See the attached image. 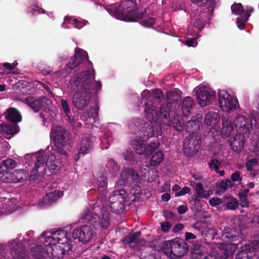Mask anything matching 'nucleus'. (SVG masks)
Returning a JSON list of instances; mask_svg holds the SVG:
<instances>
[{"mask_svg": "<svg viewBox=\"0 0 259 259\" xmlns=\"http://www.w3.org/2000/svg\"><path fill=\"white\" fill-rule=\"evenodd\" d=\"M242 179V178L240 176V173L238 171L232 174L231 176V181L232 182H240Z\"/></svg>", "mask_w": 259, "mask_h": 259, "instance_id": "obj_55", "label": "nucleus"}, {"mask_svg": "<svg viewBox=\"0 0 259 259\" xmlns=\"http://www.w3.org/2000/svg\"><path fill=\"white\" fill-rule=\"evenodd\" d=\"M240 205L242 207H248L249 202L246 197L240 198Z\"/></svg>", "mask_w": 259, "mask_h": 259, "instance_id": "obj_59", "label": "nucleus"}, {"mask_svg": "<svg viewBox=\"0 0 259 259\" xmlns=\"http://www.w3.org/2000/svg\"><path fill=\"white\" fill-rule=\"evenodd\" d=\"M229 141L232 149L235 152H239L244 147V136L243 134H239L230 138Z\"/></svg>", "mask_w": 259, "mask_h": 259, "instance_id": "obj_24", "label": "nucleus"}, {"mask_svg": "<svg viewBox=\"0 0 259 259\" xmlns=\"http://www.w3.org/2000/svg\"><path fill=\"white\" fill-rule=\"evenodd\" d=\"M250 123L248 118L240 114H236L234 117L233 123L236 131L240 134L248 133L250 131V127L252 130H255L256 127V121L252 114H250Z\"/></svg>", "mask_w": 259, "mask_h": 259, "instance_id": "obj_9", "label": "nucleus"}, {"mask_svg": "<svg viewBox=\"0 0 259 259\" xmlns=\"http://www.w3.org/2000/svg\"><path fill=\"white\" fill-rule=\"evenodd\" d=\"M61 105L64 112H65V115L68 118L69 124L73 126H76L73 123V121H72V117L70 114V108L69 106L68 102L66 100L62 99L61 100Z\"/></svg>", "mask_w": 259, "mask_h": 259, "instance_id": "obj_38", "label": "nucleus"}, {"mask_svg": "<svg viewBox=\"0 0 259 259\" xmlns=\"http://www.w3.org/2000/svg\"><path fill=\"white\" fill-rule=\"evenodd\" d=\"M92 78L89 74L79 75L73 82L75 85L80 84V88L74 93L72 98L73 104L78 109H83L89 104L92 96L90 83Z\"/></svg>", "mask_w": 259, "mask_h": 259, "instance_id": "obj_3", "label": "nucleus"}, {"mask_svg": "<svg viewBox=\"0 0 259 259\" xmlns=\"http://www.w3.org/2000/svg\"><path fill=\"white\" fill-rule=\"evenodd\" d=\"M171 224L168 222L161 223V230L164 232H168L171 228Z\"/></svg>", "mask_w": 259, "mask_h": 259, "instance_id": "obj_58", "label": "nucleus"}, {"mask_svg": "<svg viewBox=\"0 0 259 259\" xmlns=\"http://www.w3.org/2000/svg\"><path fill=\"white\" fill-rule=\"evenodd\" d=\"M31 157L35 159L34 168L30 174L31 180H41L40 177L50 176L58 172L59 170V162L56 160L54 154L49 152L45 154L43 151H39L32 155H27L26 158Z\"/></svg>", "mask_w": 259, "mask_h": 259, "instance_id": "obj_2", "label": "nucleus"}, {"mask_svg": "<svg viewBox=\"0 0 259 259\" xmlns=\"http://www.w3.org/2000/svg\"><path fill=\"white\" fill-rule=\"evenodd\" d=\"M258 165V161L255 158H252L248 160L245 163V167L249 171L252 170Z\"/></svg>", "mask_w": 259, "mask_h": 259, "instance_id": "obj_47", "label": "nucleus"}, {"mask_svg": "<svg viewBox=\"0 0 259 259\" xmlns=\"http://www.w3.org/2000/svg\"><path fill=\"white\" fill-rule=\"evenodd\" d=\"M88 54L87 53L79 48H76L75 52L74 57L69 62L68 67L70 68H73L82 62H85V63L87 66V71L84 72H89L90 71H93V68L92 63L88 60Z\"/></svg>", "mask_w": 259, "mask_h": 259, "instance_id": "obj_15", "label": "nucleus"}, {"mask_svg": "<svg viewBox=\"0 0 259 259\" xmlns=\"http://www.w3.org/2000/svg\"><path fill=\"white\" fill-rule=\"evenodd\" d=\"M66 23L71 24L74 27L80 29L82 28L86 23L85 20L79 21L76 18H74L71 17L66 16L64 18V21L62 24V27L66 28L64 26Z\"/></svg>", "mask_w": 259, "mask_h": 259, "instance_id": "obj_33", "label": "nucleus"}, {"mask_svg": "<svg viewBox=\"0 0 259 259\" xmlns=\"http://www.w3.org/2000/svg\"><path fill=\"white\" fill-rule=\"evenodd\" d=\"M87 114V118L85 115L81 117L82 120L87 122V124L92 125L97 122L98 120V111L97 109L95 108H90Z\"/></svg>", "mask_w": 259, "mask_h": 259, "instance_id": "obj_29", "label": "nucleus"}, {"mask_svg": "<svg viewBox=\"0 0 259 259\" xmlns=\"http://www.w3.org/2000/svg\"><path fill=\"white\" fill-rule=\"evenodd\" d=\"M171 240L165 242L163 245V252L167 256L172 257V249Z\"/></svg>", "mask_w": 259, "mask_h": 259, "instance_id": "obj_44", "label": "nucleus"}, {"mask_svg": "<svg viewBox=\"0 0 259 259\" xmlns=\"http://www.w3.org/2000/svg\"><path fill=\"white\" fill-rule=\"evenodd\" d=\"M26 102L27 104L35 112L38 111L41 108H44L46 109L47 106L51 103V101L45 97L40 99L29 97L26 99Z\"/></svg>", "mask_w": 259, "mask_h": 259, "instance_id": "obj_21", "label": "nucleus"}, {"mask_svg": "<svg viewBox=\"0 0 259 259\" xmlns=\"http://www.w3.org/2000/svg\"><path fill=\"white\" fill-rule=\"evenodd\" d=\"M222 126L221 135L223 138L229 137L235 128L233 122L225 117L222 118Z\"/></svg>", "mask_w": 259, "mask_h": 259, "instance_id": "obj_25", "label": "nucleus"}, {"mask_svg": "<svg viewBox=\"0 0 259 259\" xmlns=\"http://www.w3.org/2000/svg\"><path fill=\"white\" fill-rule=\"evenodd\" d=\"M195 189L197 196L201 198H208L212 193L211 190H204L202 184L199 183L196 184Z\"/></svg>", "mask_w": 259, "mask_h": 259, "instance_id": "obj_34", "label": "nucleus"}, {"mask_svg": "<svg viewBox=\"0 0 259 259\" xmlns=\"http://www.w3.org/2000/svg\"><path fill=\"white\" fill-rule=\"evenodd\" d=\"M85 74H89L91 75L92 77H93V78L92 79L91 82L90 83V84L92 85V87L91 88V89H94L96 90H100L101 88L102 84L101 82L100 81H96L95 82L94 85H93L92 81L95 78V73H94V70H93V71H90L89 73L86 72H83L82 73H81L80 75H83Z\"/></svg>", "mask_w": 259, "mask_h": 259, "instance_id": "obj_45", "label": "nucleus"}, {"mask_svg": "<svg viewBox=\"0 0 259 259\" xmlns=\"http://www.w3.org/2000/svg\"><path fill=\"white\" fill-rule=\"evenodd\" d=\"M186 45L188 47H195L197 46L198 43L196 41V38H190L187 39L185 42Z\"/></svg>", "mask_w": 259, "mask_h": 259, "instance_id": "obj_57", "label": "nucleus"}, {"mask_svg": "<svg viewBox=\"0 0 259 259\" xmlns=\"http://www.w3.org/2000/svg\"><path fill=\"white\" fill-rule=\"evenodd\" d=\"M14 172H17V174L13 176V179H16V181L14 182V183L20 182L22 180L25 179L27 178V174L22 169H17Z\"/></svg>", "mask_w": 259, "mask_h": 259, "instance_id": "obj_43", "label": "nucleus"}, {"mask_svg": "<svg viewBox=\"0 0 259 259\" xmlns=\"http://www.w3.org/2000/svg\"><path fill=\"white\" fill-rule=\"evenodd\" d=\"M196 238V236L189 232H186L185 234V239L186 240H189V239H194Z\"/></svg>", "mask_w": 259, "mask_h": 259, "instance_id": "obj_63", "label": "nucleus"}, {"mask_svg": "<svg viewBox=\"0 0 259 259\" xmlns=\"http://www.w3.org/2000/svg\"><path fill=\"white\" fill-rule=\"evenodd\" d=\"M85 221L89 222L96 228H106L109 224V214L106 210H102L101 214L98 215L88 213L85 217Z\"/></svg>", "mask_w": 259, "mask_h": 259, "instance_id": "obj_14", "label": "nucleus"}, {"mask_svg": "<svg viewBox=\"0 0 259 259\" xmlns=\"http://www.w3.org/2000/svg\"><path fill=\"white\" fill-rule=\"evenodd\" d=\"M197 102L201 107L210 105L215 98V92L206 86H199L194 90Z\"/></svg>", "mask_w": 259, "mask_h": 259, "instance_id": "obj_10", "label": "nucleus"}, {"mask_svg": "<svg viewBox=\"0 0 259 259\" xmlns=\"http://www.w3.org/2000/svg\"><path fill=\"white\" fill-rule=\"evenodd\" d=\"M155 22V20L153 18L146 16L143 18L142 23L143 25L146 27H150Z\"/></svg>", "mask_w": 259, "mask_h": 259, "instance_id": "obj_52", "label": "nucleus"}, {"mask_svg": "<svg viewBox=\"0 0 259 259\" xmlns=\"http://www.w3.org/2000/svg\"><path fill=\"white\" fill-rule=\"evenodd\" d=\"M164 156L161 151H157L152 156L150 160V165L156 166L159 165L163 160Z\"/></svg>", "mask_w": 259, "mask_h": 259, "instance_id": "obj_39", "label": "nucleus"}, {"mask_svg": "<svg viewBox=\"0 0 259 259\" xmlns=\"http://www.w3.org/2000/svg\"><path fill=\"white\" fill-rule=\"evenodd\" d=\"M201 121V117L197 115L194 119L189 121L186 124V130L189 133H192L191 134H197L196 132L199 128L200 123Z\"/></svg>", "mask_w": 259, "mask_h": 259, "instance_id": "obj_26", "label": "nucleus"}, {"mask_svg": "<svg viewBox=\"0 0 259 259\" xmlns=\"http://www.w3.org/2000/svg\"><path fill=\"white\" fill-rule=\"evenodd\" d=\"M17 174V172H7L5 174L0 176V182L6 183H14L16 179H13V176Z\"/></svg>", "mask_w": 259, "mask_h": 259, "instance_id": "obj_40", "label": "nucleus"}, {"mask_svg": "<svg viewBox=\"0 0 259 259\" xmlns=\"http://www.w3.org/2000/svg\"><path fill=\"white\" fill-rule=\"evenodd\" d=\"M106 10L112 16L125 21H135L140 17L136 3L132 1L123 2L118 7L115 5L109 6Z\"/></svg>", "mask_w": 259, "mask_h": 259, "instance_id": "obj_5", "label": "nucleus"}, {"mask_svg": "<svg viewBox=\"0 0 259 259\" xmlns=\"http://www.w3.org/2000/svg\"><path fill=\"white\" fill-rule=\"evenodd\" d=\"M30 8H31L32 11L33 12H35V11H37L39 13H45V10H44L41 8H39L37 6H35V5L32 6Z\"/></svg>", "mask_w": 259, "mask_h": 259, "instance_id": "obj_61", "label": "nucleus"}, {"mask_svg": "<svg viewBox=\"0 0 259 259\" xmlns=\"http://www.w3.org/2000/svg\"><path fill=\"white\" fill-rule=\"evenodd\" d=\"M159 145V142L157 140H155L146 146L147 155H149L151 152L156 150L158 147Z\"/></svg>", "mask_w": 259, "mask_h": 259, "instance_id": "obj_46", "label": "nucleus"}, {"mask_svg": "<svg viewBox=\"0 0 259 259\" xmlns=\"http://www.w3.org/2000/svg\"><path fill=\"white\" fill-rule=\"evenodd\" d=\"M138 177V174L137 171L131 169H125L122 171L120 175V177L118 178L116 186L124 185L127 180L131 178L132 180H136Z\"/></svg>", "mask_w": 259, "mask_h": 259, "instance_id": "obj_22", "label": "nucleus"}, {"mask_svg": "<svg viewBox=\"0 0 259 259\" xmlns=\"http://www.w3.org/2000/svg\"><path fill=\"white\" fill-rule=\"evenodd\" d=\"M184 228V226L182 224H178L176 225L173 228L172 230L175 232H178Z\"/></svg>", "mask_w": 259, "mask_h": 259, "instance_id": "obj_62", "label": "nucleus"}, {"mask_svg": "<svg viewBox=\"0 0 259 259\" xmlns=\"http://www.w3.org/2000/svg\"><path fill=\"white\" fill-rule=\"evenodd\" d=\"M149 177L147 180L148 182H152L154 181L158 177V170L155 168H152L148 171Z\"/></svg>", "mask_w": 259, "mask_h": 259, "instance_id": "obj_49", "label": "nucleus"}, {"mask_svg": "<svg viewBox=\"0 0 259 259\" xmlns=\"http://www.w3.org/2000/svg\"><path fill=\"white\" fill-rule=\"evenodd\" d=\"M88 54L87 53L79 48H76L75 52L74 57L69 62L68 67L70 68H73L82 62H85V63L87 66V71L84 72H89L90 71H93V68L92 63L88 60Z\"/></svg>", "mask_w": 259, "mask_h": 259, "instance_id": "obj_16", "label": "nucleus"}, {"mask_svg": "<svg viewBox=\"0 0 259 259\" xmlns=\"http://www.w3.org/2000/svg\"><path fill=\"white\" fill-rule=\"evenodd\" d=\"M220 121V116L218 113L209 112L204 117V123L210 130L213 129L217 132L219 130Z\"/></svg>", "mask_w": 259, "mask_h": 259, "instance_id": "obj_20", "label": "nucleus"}, {"mask_svg": "<svg viewBox=\"0 0 259 259\" xmlns=\"http://www.w3.org/2000/svg\"><path fill=\"white\" fill-rule=\"evenodd\" d=\"M231 10L233 14L239 15L237 18V24L240 29H243L246 22L254 9L252 7L246 6L244 10L240 3H237L231 6Z\"/></svg>", "mask_w": 259, "mask_h": 259, "instance_id": "obj_11", "label": "nucleus"}, {"mask_svg": "<svg viewBox=\"0 0 259 259\" xmlns=\"http://www.w3.org/2000/svg\"><path fill=\"white\" fill-rule=\"evenodd\" d=\"M187 210V208L186 206L181 205L178 208V212L180 214L184 213Z\"/></svg>", "mask_w": 259, "mask_h": 259, "instance_id": "obj_64", "label": "nucleus"}, {"mask_svg": "<svg viewBox=\"0 0 259 259\" xmlns=\"http://www.w3.org/2000/svg\"><path fill=\"white\" fill-rule=\"evenodd\" d=\"M72 235L74 239L86 244L93 239L94 232L91 226L83 225L75 229L72 231Z\"/></svg>", "mask_w": 259, "mask_h": 259, "instance_id": "obj_13", "label": "nucleus"}, {"mask_svg": "<svg viewBox=\"0 0 259 259\" xmlns=\"http://www.w3.org/2000/svg\"><path fill=\"white\" fill-rule=\"evenodd\" d=\"M93 148V144L88 138L82 139L78 147V154L84 155L90 152Z\"/></svg>", "mask_w": 259, "mask_h": 259, "instance_id": "obj_28", "label": "nucleus"}, {"mask_svg": "<svg viewBox=\"0 0 259 259\" xmlns=\"http://www.w3.org/2000/svg\"><path fill=\"white\" fill-rule=\"evenodd\" d=\"M65 230H58L51 234L42 233L38 238L39 243L31 248V254L35 259L48 257L60 259L71 248L70 241Z\"/></svg>", "mask_w": 259, "mask_h": 259, "instance_id": "obj_1", "label": "nucleus"}, {"mask_svg": "<svg viewBox=\"0 0 259 259\" xmlns=\"http://www.w3.org/2000/svg\"><path fill=\"white\" fill-rule=\"evenodd\" d=\"M236 259H256L254 248L249 245L243 246L237 254Z\"/></svg>", "mask_w": 259, "mask_h": 259, "instance_id": "obj_23", "label": "nucleus"}, {"mask_svg": "<svg viewBox=\"0 0 259 259\" xmlns=\"http://www.w3.org/2000/svg\"><path fill=\"white\" fill-rule=\"evenodd\" d=\"M167 97L169 99V103H174L180 99V95L177 91H171L167 94Z\"/></svg>", "mask_w": 259, "mask_h": 259, "instance_id": "obj_50", "label": "nucleus"}, {"mask_svg": "<svg viewBox=\"0 0 259 259\" xmlns=\"http://www.w3.org/2000/svg\"><path fill=\"white\" fill-rule=\"evenodd\" d=\"M145 109V117L149 123H145L140 128L139 136L144 139H148L157 136L161 134V125L157 122L158 114L151 101L146 102Z\"/></svg>", "mask_w": 259, "mask_h": 259, "instance_id": "obj_4", "label": "nucleus"}, {"mask_svg": "<svg viewBox=\"0 0 259 259\" xmlns=\"http://www.w3.org/2000/svg\"><path fill=\"white\" fill-rule=\"evenodd\" d=\"M160 114L162 117V122L163 124L170 126L172 123L173 127L177 131H181L183 129L184 121L179 115H177L174 117L172 120H170L169 109H165L163 106L160 109Z\"/></svg>", "mask_w": 259, "mask_h": 259, "instance_id": "obj_17", "label": "nucleus"}, {"mask_svg": "<svg viewBox=\"0 0 259 259\" xmlns=\"http://www.w3.org/2000/svg\"><path fill=\"white\" fill-rule=\"evenodd\" d=\"M190 189L188 187H184L181 190L175 193L176 197H179L189 193Z\"/></svg>", "mask_w": 259, "mask_h": 259, "instance_id": "obj_56", "label": "nucleus"}, {"mask_svg": "<svg viewBox=\"0 0 259 259\" xmlns=\"http://www.w3.org/2000/svg\"><path fill=\"white\" fill-rule=\"evenodd\" d=\"M2 161V164L5 166L8 171L15 168L17 165L16 161L12 158H9Z\"/></svg>", "mask_w": 259, "mask_h": 259, "instance_id": "obj_42", "label": "nucleus"}, {"mask_svg": "<svg viewBox=\"0 0 259 259\" xmlns=\"http://www.w3.org/2000/svg\"><path fill=\"white\" fill-rule=\"evenodd\" d=\"M63 195L62 191L56 190L54 191L49 193L45 195L42 199H40L38 202L37 206L39 208L51 205L57 201L58 199Z\"/></svg>", "mask_w": 259, "mask_h": 259, "instance_id": "obj_19", "label": "nucleus"}, {"mask_svg": "<svg viewBox=\"0 0 259 259\" xmlns=\"http://www.w3.org/2000/svg\"><path fill=\"white\" fill-rule=\"evenodd\" d=\"M172 254L176 256H181L184 254V247L181 245V240L175 239L171 240Z\"/></svg>", "mask_w": 259, "mask_h": 259, "instance_id": "obj_32", "label": "nucleus"}, {"mask_svg": "<svg viewBox=\"0 0 259 259\" xmlns=\"http://www.w3.org/2000/svg\"><path fill=\"white\" fill-rule=\"evenodd\" d=\"M6 117L13 122H18L21 120V116L20 113L14 108H10L7 110Z\"/></svg>", "mask_w": 259, "mask_h": 259, "instance_id": "obj_31", "label": "nucleus"}, {"mask_svg": "<svg viewBox=\"0 0 259 259\" xmlns=\"http://www.w3.org/2000/svg\"><path fill=\"white\" fill-rule=\"evenodd\" d=\"M222 199L218 197H212L209 199V202L211 206H217L222 203Z\"/></svg>", "mask_w": 259, "mask_h": 259, "instance_id": "obj_53", "label": "nucleus"}, {"mask_svg": "<svg viewBox=\"0 0 259 259\" xmlns=\"http://www.w3.org/2000/svg\"><path fill=\"white\" fill-rule=\"evenodd\" d=\"M209 167L211 169H213L216 172L219 174L221 176H223L225 175L224 170H219V168L221 166L220 162L217 159H212L208 163Z\"/></svg>", "mask_w": 259, "mask_h": 259, "instance_id": "obj_41", "label": "nucleus"}, {"mask_svg": "<svg viewBox=\"0 0 259 259\" xmlns=\"http://www.w3.org/2000/svg\"><path fill=\"white\" fill-rule=\"evenodd\" d=\"M154 95L155 96L158 100H159V101H160V100L163 98V94L162 93L161 91L159 90H156L154 91Z\"/></svg>", "mask_w": 259, "mask_h": 259, "instance_id": "obj_60", "label": "nucleus"}, {"mask_svg": "<svg viewBox=\"0 0 259 259\" xmlns=\"http://www.w3.org/2000/svg\"><path fill=\"white\" fill-rule=\"evenodd\" d=\"M193 101L190 97H185L182 103V110L184 116H187L190 113Z\"/></svg>", "mask_w": 259, "mask_h": 259, "instance_id": "obj_36", "label": "nucleus"}, {"mask_svg": "<svg viewBox=\"0 0 259 259\" xmlns=\"http://www.w3.org/2000/svg\"><path fill=\"white\" fill-rule=\"evenodd\" d=\"M107 166L109 169V170L111 169L112 172H115L118 169L117 164L113 160H112L108 161L107 164Z\"/></svg>", "mask_w": 259, "mask_h": 259, "instance_id": "obj_54", "label": "nucleus"}, {"mask_svg": "<svg viewBox=\"0 0 259 259\" xmlns=\"http://www.w3.org/2000/svg\"><path fill=\"white\" fill-rule=\"evenodd\" d=\"M19 132V129L17 125L12 126L5 123L0 124V133L5 135L8 137V139L11 138L12 136L17 134Z\"/></svg>", "mask_w": 259, "mask_h": 259, "instance_id": "obj_27", "label": "nucleus"}, {"mask_svg": "<svg viewBox=\"0 0 259 259\" xmlns=\"http://www.w3.org/2000/svg\"><path fill=\"white\" fill-rule=\"evenodd\" d=\"M97 185L99 189H104L107 186V178L102 175L98 178Z\"/></svg>", "mask_w": 259, "mask_h": 259, "instance_id": "obj_48", "label": "nucleus"}, {"mask_svg": "<svg viewBox=\"0 0 259 259\" xmlns=\"http://www.w3.org/2000/svg\"><path fill=\"white\" fill-rule=\"evenodd\" d=\"M140 235L141 233L140 232L134 234L131 233L124 238L123 242L130 244L131 247L135 248L139 242V238Z\"/></svg>", "mask_w": 259, "mask_h": 259, "instance_id": "obj_30", "label": "nucleus"}, {"mask_svg": "<svg viewBox=\"0 0 259 259\" xmlns=\"http://www.w3.org/2000/svg\"><path fill=\"white\" fill-rule=\"evenodd\" d=\"M132 145L134 150L138 154H143L147 156L146 146L144 144V140H135L133 141Z\"/></svg>", "mask_w": 259, "mask_h": 259, "instance_id": "obj_35", "label": "nucleus"}, {"mask_svg": "<svg viewBox=\"0 0 259 259\" xmlns=\"http://www.w3.org/2000/svg\"><path fill=\"white\" fill-rule=\"evenodd\" d=\"M223 240L226 242V243H219L217 244L218 246L220 249L224 251L225 254V258H219L214 256L213 255L209 254L204 258V259H229L228 257L231 256L235 252L237 245L236 244L229 243L230 242H233L237 240L238 238V237L233 236V234H230V233L227 232H224L222 235Z\"/></svg>", "mask_w": 259, "mask_h": 259, "instance_id": "obj_7", "label": "nucleus"}, {"mask_svg": "<svg viewBox=\"0 0 259 259\" xmlns=\"http://www.w3.org/2000/svg\"><path fill=\"white\" fill-rule=\"evenodd\" d=\"M219 105L222 111L230 113L237 109L239 104L237 98L225 90H220L218 93Z\"/></svg>", "mask_w": 259, "mask_h": 259, "instance_id": "obj_8", "label": "nucleus"}, {"mask_svg": "<svg viewBox=\"0 0 259 259\" xmlns=\"http://www.w3.org/2000/svg\"><path fill=\"white\" fill-rule=\"evenodd\" d=\"M51 136L54 139L55 146L58 148H61L69 140V132L60 126L53 127Z\"/></svg>", "mask_w": 259, "mask_h": 259, "instance_id": "obj_18", "label": "nucleus"}, {"mask_svg": "<svg viewBox=\"0 0 259 259\" xmlns=\"http://www.w3.org/2000/svg\"><path fill=\"white\" fill-rule=\"evenodd\" d=\"M200 141V137L198 134H190L184 140V154L187 156L194 155L199 148Z\"/></svg>", "mask_w": 259, "mask_h": 259, "instance_id": "obj_12", "label": "nucleus"}, {"mask_svg": "<svg viewBox=\"0 0 259 259\" xmlns=\"http://www.w3.org/2000/svg\"><path fill=\"white\" fill-rule=\"evenodd\" d=\"M223 202L228 209H235L238 206V202L236 198L232 196H226L223 198Z\"/></svg>", "mask_w": 259, "mask_h": 259, "instance_id": "obj_37", "label": "nucleus"}, {"mask_svg": "<svg viewBox=\"0 0 259 259\" xmlns=\"http://www.w3.org/2000/svg\"><path fill=\"white\" fill-rule=\"evenodd\" d=\"M130 202H134L136 200V196L134 194L127 195L126 192L122 189L115 191L109 197L107 204L111 210L116 213L122 212L124 202L126 200Z\"/></svg>", "mask_w": 259, "mask_h": 259, "instance_id": "obj_6", "label": "nucleus"}, {"mask_svg": "<svg viewBox=\"0 0 259 259\" xmlns=\"http://www.w3.org/2000/svg\"><path fill=\"white\" fill-rule=\"evenodd\" d=\"M233 184L230 180L226 179L222 181L219 184V187L223 191H226L228 188L231 187Z\"/></svg>", "mask_w": 259, "mask_h": 259, "instance_id": "obj_51", "label": "nucleus"}]
</instances>
